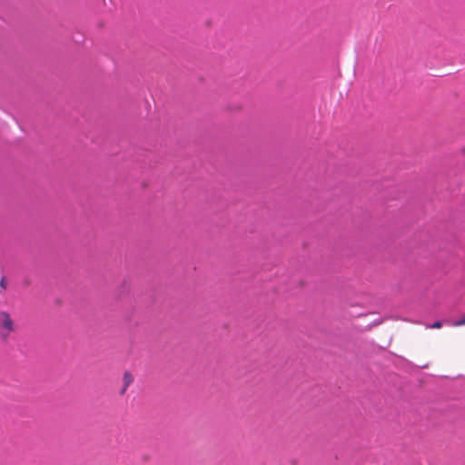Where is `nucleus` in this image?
I'll use <instances>...</instances> for the list:
<instances>
[{"mask_svg": "<svg viewBox=\"0 0 465 465\" xmlns=\"http://www.w3.org/2000/svg\"><path fill=\"white\" fill-rule=\"evenodd\" d=\"M14 322L9 313L5 312H0V335L3 339H6L12 331H14Z\"/></svg>", "mask_w": 465, "mask_h": 465, "instance_id": "nucleus-1", "label": "nucleus"}, {"mask_svg": "<svg viewBox=\"0 0 465 465\" xmlns=\"http://www.w3.org/2000/svg\"><path fill=\"white\" fill-rule=\"evenodd\" d=\"M134 377L129 371H125L123 375V389L121 391V394H124L127 388L133 383Z\"/></svg>", "mask_w": 465, "mask_h": 465, "instance_id": "nucleus-2", "label": "nucleus"}, {"mask_svg": "<svg viewBox=\"0 0 465 465\" xmlns=\"http://www.w3.org/2000/svg\"><path fill=\"white\" fill-rule=\"evenodd\" d=\"M461 325H465V315L462 316L459 321H457L453 323V326H461Z\"/></svg>", "mask_w": 465, "mask_h": 465, "instance_id": "nucleus-3", "label": "nucleus"}, {"mask_svg": "<svg viewBox=\"0 0 465 465\" xmlns=\"http://www.w3.org/2000/svg\"><path fill=\"white\" fill-rule=\"evenodd\" d=\"M441 327H442V323L440 321H437L432 325L428 326V328H433V329H440Z\"/></svg>", "mask_w": 465, "mask_h": 465, "instance_id": "nucleus-4", "label": "nucleus"}, {"mask_svg": "<svg viewBox=\"0 0 465 465\" xmlns=\"http://www.w3.org/2000/svg\"><path fill=\"white\" fill-rule=\"evenodd\" d=\"M1 286L4 288L5 287V282L4 278L1 280Z\"/></svg>", "mask_w": 465, "mask_h": 465, "instance_id": "nucleus-5", "label": "nucleus"}]
</instances>
